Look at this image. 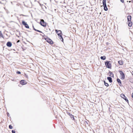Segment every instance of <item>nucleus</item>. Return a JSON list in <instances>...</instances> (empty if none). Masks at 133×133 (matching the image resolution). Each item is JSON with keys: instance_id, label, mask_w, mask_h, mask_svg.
Listing matches in <instances>:
<instances>
[{"instance_id": "1", "label": "nucleus", "mask_w": 133, "mask_h": 133, "mask_svg": "<svg viewBox=\"0 0 133 133\" xmlns=\"http://www.w3.org/2000/svg\"><path fill=\"white\" fill-rule=\"evenodd\" d=\"M131 16L130 15L128 16L127 17L128 26L130 27H131L132 25V22L131 21Z\"/></svg>"}, {"instance_id": "2", "label": "nucleus", "mask_w": 133, "mask_h": 133, "mask_svg": "<svg viewBox=\"0 0 133 133\" xmlns=\"http://www.w3.org/2000/svg\"><path fill=\"white\" fill-rule=\"evenodd\" d=\"M55 31L56 33L57 34L58 36L59 37V38L60 39V40L61 41L63 42V39L62 37V31L61 30H58L56 29L55 30Z\"/></svg>"}, {"instance_id": "3", "label": "nucleus", "mask_w": 133, "mask_h": 133, "mask_svg": "<svg viewBox=\"0 0 133 133\" xmlns=\"http://www.w3.org/2000/svg\"><path fill=\"white\" fill-rule=\"evenodd\" d=\"M105 65L107 68L111 69V64L110 61H106L105 62Z\"/></svg>"}, {"instance_id": "4", "label": "nucleus", "mask_w": 133, "mask_h": 133, "mask_svg": "<svg viewBox=\"0 0 133 133\" xmlns=\"http://www.w3.org/2000/svg\"><path fill=\"white\" fill-rule=\"evenodd\" d=\"M119 72L121 75V79L122 80L124 79L125 78V75L124 72L122 71H119Z\"/></svg>"}, {"instance_id": "5", "label": "nucleus", "mask_w": 133, "mask_h": 133, "mask_svg": "<svg viewBox=\"0 0 133 133\" xmlns=\"http://www.w3.org/2000/svg\"><path fill=\"white\" fill-rule=\"evenodd\" d=\"M45 40L49 44H53L54 43L53 41L47 37L45 38Z\"/></svg>"}, {"instance_id": "6", "label": "nucleus", "mask_w": 133, "mask_h": 133, "mask_svg": "<svg viewBox=\"0 0 133 133\" xmlns=\"http://www.w3.org/2000/svg\"><path fill=\"white\" fill-rule=\"evenodd\" d=\"M41 25L43 27H45L46 25V23L45 22L43 19H41L40 21Z\"/></svg>"}, {"instance_id": "7", "label": "nucleus", "mask_w": 133, "mask_h": 133, "mask_svg": "<svg viewBox=\"0 0 133 133\" xmlns=\"http://www.w3.org/2000/svg\"><path fill=\"white\" fill-rule=\"evenodd\" d=\"M22 24L25 26V28L28 29L29 28V26L26 22L23 21H22Z\"/></svg>"}, {"instance_id": "8", "label": "nucleus", "mask_w": 133, "mask_h": 133, "mask_svg": "<svg viewBox=\"0 0 133 133\" xmlns=\"http://www.w3.org/2000/svg\"><path fill=\"white\" fill-rule=\"evenodd\" d=\"M121 97L123 98L126 102L128 103V99H127L126 97L125 96V95L123 94H121L120 95Z\"/></svg>"}, {"instance_id": "9", "label": "nucleus", "mask_w": 133, "mask_h": 133, "mask_svg": "<svg viewBox=\"0 0 133 133\" xmlns=\"http://www.w3.org/2000/svg\"><path fill=\"white\" fill-rule=\"evenodd\" d=\"M26 82L24 80H21L20 82V83L22 85H24L26 84Z\"/></svg>"}, {"instance_id": "10", "label": "nucleus", "mask_w": 133, "mask_h": 133, "mask_svg": "<svg viewBox=\"0 0 133 133\" xmlns=\"http://www.w3.org/2000/svg\"><path fill=\"white\" fill-rule=\"evenodd\" d=\"M67 114L68 115H69L70 116V118H71L73 120H75L74 116L73 115H72L71 114H70V113L69 112H67Z\"/></svg>"}, {"instance_id": "11", "label": "nucleus", "mask_w": 133, "mask_h": 133, "mask_svg": "<svg viewBox=\"0 0 133 133\" xmlns=\"http://www.w3.org/2000/svg\"><path fill=\"white\" fill-rule=\"evenodd\" d=\"M118 63L120 65H123L124 64V62L122 60L119 61H118Z\"/></svg>"}, {"instance_id": "12", "label": "nucleus", "mask_w": 133, "mask_h": 133, "mask_svg": "<svg viewBox=\"0 0 133 133\" xmlns=\"http://www.w3.org/2000/svg\"><path fill=\"white\" fill-rule=\"evenodd\" d=\"M106 0H103V4L104 8L105 7H107L106 4Z\"/></svg>"}, {"instance_id": "13", "label": "nucleus", "mask_w": 133, "mask_h": 133, "mask_svg": "<svg viewBox=\"0 0 133 133\" xmlns=\"http://www.w3.org/2000/svg\"><path fill=\"white\" fill-rule=\"evenodd\" d=\"M12 45V43L10 42H9L7 43L6 45L8 47H11Z\"/></svg>"}, {"instance_id": "14", "label": "nucleus", "mask_w": 133, "mask_h": 133, "mask_svg": "<svg viewBox=\"0 0 133 133\" xmlns=\"http://www.w3.org/2000/svg\"><path fill=\"white\" fill-rule=\"evenodd\" d=\"M117 81L119 85L121 86L122 85V83L120 79L119 78H117Z\"/></svg>"}, {"instance_id": "15", "label": "nucleus", "mask_w": 133, "mask_h": 133, "mask_svg": "<svg viewBox=\"0 0 133 133\" xmlns=\"http://www.w3.org/2000/svg\"><path fill=\"white\" fill-rule=\"evenodd\" d=\"M107 78L110 82L111 83L112 82V79L111 77H108Z\"/></svg>"}, {"instance_id": "16", "label": "nucleus", "mask_w": 133, "mask_h": 133, "mask_svg": "<svg viewBox=\"0 0 133 133\" xmlns=\"http://www.w3.org/2000/svg\"><path fill=\"white\" fill-rule=\"evenodd\" d=\"M2 38L4 39V37L2 34V33L1 31H0V38Z\"/></svg>"}, {"instance_id": "17", "label": "nucleus", "mask_w": 133, "mask_h": 133, "mask_svg": "<svg viewBox=\"0 0 133 133\" xmlns=\"http://www.w3.org/2000/svg\"><path fill=\"white\" fill-rule=\"evenodd\" d=\"M101 58L102 59L104 60L106 59V57L105 56H101Z\"/></svg>"}, {"instance_id": "18", "label": "nucleus", "mask_w": 133, "mask_h": 133, "mask_svg": "<svg viewBox=\"0 0 133 133\" xmlns=\"http://www.w3.org/2000/svg\"><path fill=\"white\" fill-rule=\"evenodd\" d=\"M33 29H34L35 30V31H37V32H39L40 33H42V32L39 30H37V29H35L34 28V27L33 26Z\"/></svg>"}, {"instance_id": "19", "label": "nucleus", "mask_w": 133, "mask_h": 133, "mask_svg": "<svg viewBox=\"0 0 133 133\" xmlns=\"http://www.w3.org/2000/svg\"><path fill=\"white\" fill-rule=\"evenodd\" d=\"M104 85L105 86L107 87H108L109 86V84L108 83L105 82V81H104Z\"/></svg>"}, {"instance_id": "20", "label": "nucleus", "mask_w": 133, "mask_h": 133, "mask_svg": "<svg viewBox=\"0 0 133 133\" xmlns=\"http://www.w3.org/2000/svg\"><path fill=\"white\" fill-rule=\"evenodd\" d=\"M104 10L105 11H107L108 10V9L107 8V7H104Z\"/></svg>"}, {"instance_id": "21", "label": "nucleus", "mask_w": 133, "mask_h": 133, "mask_svg": "<svg viewBox=\"0 0 133 133\" xmlns=\"http://www.w3.org/2000/svg\"><path fill=\"white\" fill-rule=\"evenodd\" d=\"M9 128L10 129H12L13 128V127L11 125H9Z\"/></svg>"}, {"instance_id": "22", "label": "nucleus", "mask_w": 133, "mask_h": 133, "mask_svg": "<svg viewBox=\"0 0 133 133\" xmlns=\"http://www.w3.org/2000/svg\"><path fill=\"white\" fill-rule=\"evenodd\" d=\"M109 73L110 74V76H111L112 75L113 76V74L111 72H110Z\"/></svg>"}, {"instance_id": "23", "label": "nucleus", "mask_w": 133, "mask_h": 133, "mask_svg": "<svg viewBox=\"0 0 133 133\" xmlns=\"http://www.w3.org/2000/svg\"><path fill=\"white\" fill-rule=\"evenodd\" d=\"M16 73L18 74H21V72L19 71H17L16 72Z\"/></svg>"}, {"instance_id": "24", "label": "nucleus", "mask_w": 133, "mask_h": 133, "mask_svg": "<svg viewBox=\"0 0 133 133\" xmlns=\"http://www.w3.org/2000/svg\"><path fill=\"white\" fill-rule=\"evenodd\" d=\"M122 2V3H124V0H120Z\"/></svg>"}, {"instance_id": "25", "label": "nucleus", "mask_w": 133, "mask_h": 133, "mask_svg": "<svg viewBox=\"0 0 133 133\" xmlns=\"http://www.w3.org/2000/svg\"><path fill=\"white\" fill-rule=\"evenodd\" d=\"M12 133H15V131L14 130H12Z\"/></svg>"}, {"instance_id": "26", "label": "nucleus", "mask_w": 133, "mask_h": 133, "mask_svg": "<svg viewBox=\"0 0 133 133\" xmlns=\"http://www.w3.org/2000/svg\"><path fill=\"white\" fill-rule=\"evenodd\" d=\"M20 42V41L19 40H18L17 42V43H18L19 42Z\"/></svg>"}, {"instance_id": "27", "label": "nucleus", "mask_w": 133, "mask_h": 133, "mask_svg": "<svg viewBox=\"0 0 133 133\" xmlns=\"http://www.w3.org/2000/svg\"><path fill=\"white\" fill-rule=\"evenodd\" d=\"M132 98H133V93L132 94Z\"/></svg>"}, {"instance_id": "28", "label": "nucleus", "mask_w": 133, "mask_h": 133, "mask_svg": "<svg viewBox=\"0 0 133 133\" xmlns=\"http://www.w3.org/2000/svg\"><path fill=\"white\" fill-rule=\"evenodd\" d=\"M131 2V1H129V3L130 2Z\"/></svg>"}, {"instance_id": "29", "label": "nucleus", "mask_w": 133, "mask_h": 133, "mask_svg": "<svg viewBox=\"0 0 133 133\" xmlns=\"http://www.w3.org/2000/svg\"><path fill=\"white\" fill-rule=\"evenodd\" d=\"M132 75H133V73L132 74Z\"/></svg>"}]
</instances>
